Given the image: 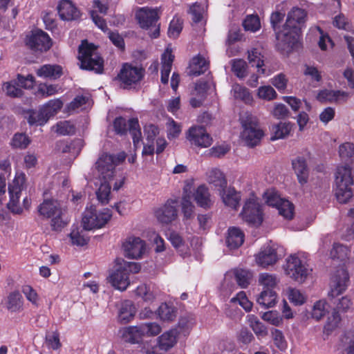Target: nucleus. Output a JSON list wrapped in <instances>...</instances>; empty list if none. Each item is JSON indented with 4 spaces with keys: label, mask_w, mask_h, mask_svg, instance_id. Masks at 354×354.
<instances>
[{
    "label": "nucleus",
    "mask_w": 354,
    "mask_h": 354,
    "mask_svg": "<svg viewBox=\"0 0 354 354\" xmlns=\"http://www.w3.org/2000/svg\"><path fill=\"white\" fill-rule=\"evenodd\" d=\"M126 158V153L122 151L116 156L102 153L95 162V168L97 171L98 176L95 185L98 188L96 190V196L98 201L106 205L111 200V185L114 177L115 167L122 163Z\"/></svg>",
    "instance_id": "f257e3e1"
},
{
    "label": "nucleus",
    "mask_w": 354,
    "mask_h": 354,
    "mask_svg": "<svg viewBox=\"0 0 354 354\" xmlns=\"http://www.w3.org/2000/svg\"><path fill=\"white\" fill-rule=\"evenodd\" d=\"M306 14L303 9L294 8L288 15L283 32L277 33V46L282 50L289 51L297 48L300 39V25Z\"/></svg>",
    "instance_id": "f03ea898"
},
{
    "label": "nucleus",
    "mask_w": 354,
    "mask_h": 354,
    "mask_svg": "<svg viewBox=\"0 0 354 354\" xmlns=\"http://www.w3.org/2000/svg\"><path fill=\"white\" fill-rule=\"evenodd\" d=\"M115 263V268L109 272L107 281L114 288L124 291L131 283L129 274L139 272L140 266L138 263L126 261L122 259H117Z\"/></svg>",
    "instance_id": "7ed1b4c3"
},
{
    "label": "nucleus",
    "mask_w": 354,
    "mask_h": 354,
    "mask_svg": "<svg viewBox=\"0 0 354 354\" xmlns=\"http://www.w3.org/2000/svg\"><path fill=\"white\" fill-rule=\"evenodd\" d=\"M354 180L348 165L338 166L335 172V195L340 203H347L353 196Z\"/></svg>",
    "instance_id": "20e7f679"
},
{
    "label": "nucleus",
    "mask_w": 354,
    "mask_h": 354,
    "mask_svg": "<svg viewBox=\"0 0 354 354\" xmlns=\"http://www.w3.org/2000/svg\"><path fill=\"white\" fill-rule=\"evenodd\" d=\"M283 268L287 276L299 283H303L312 272V268L307 263L306 254L301 252L288 257Z\"/></svg>",
    "instance_id": "39448f33"
},
{
    "label": "nucleus",
    "mask_w": 354,
    "mask_h": 354,
    "mask_svg": "<svg viewBox=\"0 0 354 354\" xmlns=\"http://www.w3.org/2000/svg\"><path fill=\"white\" fill-rule=\"evenodd\" d=\"M37 209L40 216L51 219L50 225L54 230H60L64 226L62 216L65 208L62 201L54 196L49 198L44 194V198Z\"/></svg>",
    "instance_id": "423d86ee"
},
{
    "label": "nucleus",
    "mask_w": 354,
    "mask_h": 354,
    "mask_svg": "<svg viewBox=\"0 0 354 354\" xmlns=\"http://www.w3.org/2000/svg\"><path fill=\"white\" fill-rule=\"evenodd\" d=\"M27 186L26 174L21 171H17L13 179L8 185L10 200L7 207L13 214H20L23 212L19 200L22 191L26 189Z\"/></svg>",
    "instance_id": "0eeeda50"
},
{
    "label": "nucleus",
    "mask_w": 354,
    "mask_h": 354,
    "mask_svg": "<svg viewBox=\"0 0 354 354\" xmlns=\"http://www.w3.org/2000/svg\"><path fill=\"white\" fill-rule=\"evenodd\" d=\"M78 59L80 68L101 73L103 71V59L97 52L95 46L87 41H82L79 47Z\"/></svg>",
    "instance_id": "6e6552de"
},
{
    "label": "nucleus",
    "mask_w": 354,
    "mask_h": 354,
    "mask_svg": "<svg viewBox=\"0 0 354 354\" xmlns=\"http://www.w3.org/2000/svg\"><path fill=\"white\" fill-rule=\"evenodd\" d=\"M112 216L111 209L107 207L102 209L93 206L86 207L82 216V227L86 230L101 229L111 221Z\"/></svg>",
    "instance_id": "1a4fd4ad"
},
{
    "label": "nucleus",
    "mask_w": 354,
    "mask_h": 354,
    "mask_svg": "<svg viewBox=\"0 0 354 354\" xmlns=\"http://www.w3.org/2000/svg\"><path fill=\"white\" fill-rule=\"evenodd\" d=\"M242 131L241 133V140L250 147L257 145L263 136V131L258 125L257 118L251 114H247L241 119Z\"/></svg>",
    "instance_id": "9d476101"
},
{
    "label": "nucleus",
    "mask_w": 354,
    "mask_h": 354,
    "mask_svg": "<svg viewBox=\"0 0 354 354\" xmlns=\"http://www.w3.org/2000/svg\"><path fill=\"white\" fill-rule=\"evenodd\" d=\"M63 102L60 99H53L49 100L44 104L39 111H32L30 113L28 121L31 125H44L48 120L55 116L62 109Z\"/></svg>",
    "instance_id": "9b49d317"
},
{
    "label": "nucleus",
    "mask_w": 354,
    "mask_h": 354,
    "mask_svg": "<svg viewBox=\"0 0 354 354\" xmlns=\"http://www.w3.org/2000/svg\"><path fill=\"white\" fill-rule=\"evenodd\" d=\"M241 216L249 225L259 226L263 222L262 205L259 198L253 194L246 199Z\"/></svg>",
    "instance_id": "f8f14e48"
},
{
    "label": "nucleus",
    "mask_w": 354,
    "mask_h": 354,
    "mask_svg": "<svg viewBox=\"0 0 354 354\" xmlns=\"http://www.w3.org/2000/svg\"><path fill=\"white\" fill-rule=\"evenodd\" d=\"M145 75V70L142 67L130 64L122 65L118 79L124 88H131L136 87Z\"/></svg>",
    "instance_id": "ddd939ff"
},
{
    "label": "nucleus",
    "mask_w": 354,
    "mask_h": 354,
    "mask_svg": "<svg viewBox=\"0 0 354 354\" xmlns=\"http://www.w3.org/2000/svg\"><path fill=\"white\" fill-rule=\"evenodd\" d=\"M279 247L273 243L265 244L260 251L255 254V262L263 268L275 264L280 259Z\"/></svg>",
    "instance_id": "4468645a"
},
{
    "label": "nucleus",
    "mask_w": 354,
    "mask_h": 354,
    "mask_svg": "<svg viewBox=\"0 0 354 354\" xmlns=\"http://www.w3.org/2000/svg\"><path fill=\"white\" fill-rule=\"evenodd\" d=\"M349 284L348 271L344 268L337 270L333 274L328 296L332 298L338 297L346 291Z\"/></svg>",
    "instance_id": "2eb2a0df"
},
{
    "label": "nucleus",
    "mask_w": 354,
    "mask_h": 354,
    "mask_svg": "<svg viewBox=\"0 0 354 354\" xmlns=\"http://www.w3.org/2000/svg\"><path fill=\"white\" fill-rule=\"evenodd\" d=\"M122 249L125 257L131 259L142 258L147 251L145 241L140 237L129 236L122 243Z\"/></svg>",
    "instance_id": "dca6fc26"
},
{
    "label": "nucleus",
    "mask_w": 354,
    "mask_h": 354,
    "mask_svg": "<svg viewBox=\"0 0 354 354\" xmlns=\"http://www.w3.org/2000/svg\"><path fill=\"white\" fill-rule=\"evenodd\" d=\"M186 138L191 143L201 148L209 147L212 144V138L207 132L205 127L202 126H193L190 127L187 133Z\"/></svg>",
    "instance_id": "f3484780"
},
{
    "label": "nucleus",
    "mask_w": 354,
    "mask_h": 354,
    "mask_svg": "<svg viewBox=\"0 0 354 354\" xmlns=\"http://www.w3.org/2000/svg\"><path fill=\"white\" fill-rule=\"evenodd\" d=\"M26 44L33 50L46 51L52 46V41L47 33L36 30L27 37Z\"/></svg>",
    "instance_id": "a211bd4d"
},
{
    "label": "nucleus",
    "mask_w": 354,
    "mask_h": 354,
    "mask_svg": "<svg viewBox=\"0 0 354 354\" xmlns=\"http://www.w3.org/2000/svg\"><path fill=\"white\" fill-rule=\"evenodd\" d=\"M155 214L160 223L168 224L172 222L178 215L177 202L174 200L167 201L163 206L156 209Z\"/></svg>",
    "instance_id": "6ab92c4d"
},
{
    "label": "nucleus",
    "mask_w": 354,
    "mask_h": 354,
    "mask_svg": "<svg viewBox=\"0 0 354 354\" xmlns=\"http://www.w3.org/2000/svg\"><path fill=\"white\" fill-rule=\"evenodd\" d=\"M136 19L142 28L153 26L158 19V10L143 7L139 8L136 14Z\"/></svg>",
    "instance_id": "aec40b11"
},
{
    "label": "nucleus",
    "mask_w": 354,
    "mask_h": 354,
    "mask_svg": "<svg viewBox=\"0 0 354 354\" xmlns=\"http://www.w3.org/2000/svg\"><path fill=\"white\" fill-rule=\"evenodd\" d=\"M118 336L124 342L132 344L142 343L144 338L140 324L121 328Z\"/></svg>",
    "instance_id": "412c9836"
},
{
    "label": "nucleus",
    "mask_w": 354,
    "mask_h": 354,
    "mask_svg": "<svg viewBox=\"0 0 354 354\" xmlns=\"http://www.w3.org/2000/svg\"><path fill=\"white\" fill-rule=\"evenodd\" d=\"M292 169L301 185L308 183L309 170L307 165V159L304 156H297L292 160Z\"/></svg>",
    "instance_id": "4be33fe9"
},
{
    "label": "nucleus",
    "mask_w": 354,
    "mask_h": 354,
    "mask_svg": "<svg viewBox=\"0 0 354 354\" xmlns=\"http://www.w3.org/2000/svg\"><path fill=\"white\" fill-rule=\"evenodd\" d=\"M108 7L104 3L100 0H95L93 2L92 8L91 10V16L95 24L103 32H106L108 30L106 22L104 20L98 15V13L105 15L106 13Z\"/></svg>",
    "instance_id": "5701e85b"
},
{
    "label": "nucleus",
    "mask_w": 354,
    "mask_h": 354,
    "mask_svg": "<svg viewBox=\"0 0 354 354\" xmlns=\"http://www.w3.org/2000/svg\"><path fill=\"white\" fill-rule=\"evenodd\" d=\"M218 192L225 205L234 209L239 206L241 194L234 187L227 186Z\"/></svg>",
    "instance_id": "b1692460"
},
{
    "label": "nucleus",
    "mask_w": 354,
    "mask_h": 354,
    "mask_svg": "<svg viewBox=\"0 0 354 354\" xmlns=\"http://www.w3.org/2000/svg\"><path fill=\"white\" fill-rule=\"evenodd\" d=\"M350 97L348 93L341 91L323 89L317 95V100L321 102H345Z\"/></svg>",
    "instance_id": "393cba45"
},
{
    "label": "nucleus",
    "mask_w": 354,
    "mask_h": 354,
    "mask_svg": "<svg viewBox=\"0 0 354 354\" xmlns=\"http://www.w3.org/2000/svg\"><path fill=\"white\" fill-rule=\"evenodd\" d=\"M58 13L60 18L65 21L77 19L80 12L69 0H62L58 5Z\"/></svg>",
    "instance_id": "a878e982"
},
{
    "label": "nucleus",
    "mask_w": 354,
    "mask_h": 354,
    "mask_svg": "<svg viewBox=\"0 0 354 354\" xmlns=\"http://www.w3.org/2000/svg\"><path fill=\"white\" fill-rule=\"evenodd\" d=\"M207 181L212 185L217 192L227 186V181L224 173L219 169L213 168L207 172Z\"/></svg>",
    "instance_id": "bb28decb"
},
{
    "label": "nucleus",
    "mask_w": 354,
    "mask_h": 354,
    "mask_svg": "<svg viewBox=\"0 0 354 354\" xmlns=\"http://www.w3.org/2000/svg\"><path fill=\"white\" fill-rule=\"evenodd\" d=\"M180 331L178 328H172L163 333L158 338V344L161 350L167 351L176 343Z\"/></svg>",
    "instance_id": "cd10ccee"
},
{
    "label": "nucleus",
    "mask_w": 354,
    "mask_h": 354,
    "mask_svg": "<svg viewBox=\"0 0 354 354\" xmlns=\"http://www.w3.org/2000/svg\"><path fill=\"white\" fill-rule=\"evenodd\" d=\"M92 105L90 98L87 96L77 95L73 101L68 104L65 107V112L68 114L78 113L86 110Z\"/></svg>",
    "instance_id": "c85d7f7f"
},
{
    "label": "nucleus",
    "mask_w": 354,
    "mask_h": 354,
    "mask_svg": "<svg viewBox=\"0 0 354 354\" xmlns=\"http://www.w3.org/2000/svg\"><path fill=\"white\" fill-rule=\"evenodd\" d=\"M257 302L264 308H273L278 302V295L274 290H262L257 297Z\"/></svg>",
    "instance_id": "c756f323"
},
{
    "label": "nucleus",
    "mask_w": 354,
    "mask_h": 354,
    "mask_svg": "<svg viewBox=\"0 0 354 354\" xmlns=\"http://www.w3.org/2000/svg\"><path fill=\"white\" fill-rule=\"evenodd\" d=\"M193 196L197 205L203 208H209L212 205L209 189L205 185L198 186Z\"/></svg>",
    "instance_id": "7c9ffc66"
},
{
    "label": "nucleus",
    "mask_w": 354,
    "mask_h": 354,
    "mask_svg": "<svg viewBox=\"0 0 354 354\" xmlns=\"http://www.w3.org/2000/svg\"><path fill=\"white\" fill-rule=\"evenodd\" d=\"M294 124L289 122H281L272 127V140L285 139L292 131Z\"/></svg>",
    "instance_id": "2f4dec72"
},
{
    "label": "nucleus",
    "mask_w": 354,
    "mask_h": 354,
    "mask_svg": "<svg viewBox=\"0 0 354 354\" xmlns=\"http://www.w3.org/2000/svg\"><path fill=\"white\" fill-rule=\"evenodd\" d=\"M258 285L262 290H274L280 282L279 278L275 274L261 272L258 275Z\"/></svg>",
    "instance_id": "473e14b6"
},
{
    "label": "nucleus",
    "mask_w": 354,
    "mask_h": 354,
    "mask_svg": "<svg viewBox=\"0 0 354 354\" xmlns=\"http://www.w3.org/2000/svg\"><path fill=\"white\" fill-rule=\"evenodd\" d=\"M248 59L249 63L252 66H255L258 69V72L264 75H269L270 73H267L266 69L263 68L264 66L263 55L258 48H252L248 51Z\"/></svg>",
    "instance_id": "72a5a7b5"
},
{
    "label": "nucleus",
    "mask_w": 354,
    "mask_h": 354,
    "mask_svg": "<svg viewBox=\"0 0 354 354\" xmlns=\"http://www.w3.org/2000/svg\"><path fill=\"white\" fill-rule=\"evenodd\" d=\"M174 57V56L172 55L171 50L169 48H167L162 55L161 82L162 84H165L168 82Z\"/></svg>",
    "instance_id": "f704fd0d"
},
{
    "label": "nucleus",
    "mask_w": 354,
    "mask_h": 354,
    "mask_svg": "<svg viewBox=\"0 0 354 354\" xmlns=\"http://www.w3.org/2000/svg\"><path fill=\"white\" fill-rule=\"evenodd\" d=\"M209 68V62L202 55H197L191 61L189 73L191 75L198 76L204 73Z\"/></svg>",
    "instance_id": "c9c22d12"
},
{
    "label": "nucleus",
    "mask_w": 354,
    "mask_h": 354,
    "mask_svg": "<svg viewBox=\"0 0 354 354\" xmlns=\"http://www.w3.org/2000/svg\"><path fill=\"white\" fill-rule=\"evenodd\" d=\"M244 241L243 232L236 227H230L226 238V243L228 248L235 249L240 247Z\"/></svg>",
    "instance_id": "e433bc0d"
},
{
    "label": "nucleus",
    "mask_w": 354,
    "mask_h": 354,
    "mask_svg": "<svg viewBox=\"0 0 354 354\" xmlns=\"http://www.w3.org/2000/svg\"><path fill=\"white\" fill-rule=\"evenodd\" d=\"M37 75L40 77L55 80L62 75V68L59 65L45 64L37 71Z\"/></svg>",
    "instance_id": "4c0bfd02"
},
{
    "label": "nucleus",
    "mask_w": 354,
    "mask_h": 354,
    "mask_svg": "<svg viewBox=\"0 0 354 354\" xmlns=\"http://www.w3.org/2000/svg\"><path fill=\"white\" fill-rule=\"evenodd\" d=\"M351 250L344 245L335 243L330 252V257L333 260L342 262L344 264L349 262Z\"/></svg>",
    "instance_id": "58836bf2"
},
{
    "label": "nucleus",
    "mask_w": 354,
    "mask_h": 354,
    "mask_svg": "<svg viewBox=\"0 0 354 354\" xmlns=\"http://www.w3.org/2000/svg\"><path fill=\"white\" fill-rule=\"evenodd\" d=\"M24 299L18 291L11 292L6 300V308L12 313L20 312L23 310Z\"/></svg>",
    "instance_id": "ea45409f"
},
{
    "label": "nucleus",
    "mask_w": 354,
    "mask_h": 354,
    "mask_svg": "<svg viewBox=\"0 0 354 354\" xmlns=\"http://www.w3.org/2000/svg\"><path fill=\"white\" fill-rule=\"evenodd\" d=\"M136 312L133 303L131 301H124L119 308L118 319L121 322L127 323L134 317Z\"/></svg>",
    "instance_id": "a19ab883"
},
{
    "label": "nucleus",
    "mask_w": 354,
    "mask_h": 354,
    "mask_svg": "<svg viewBox=\"0 0 354 354\" xmlns=\"http://www.w3.org/2000/svg\"><path fill=\"white\" fill-rule=\"evenodd\" d=\"M168 239L180 255H185L189 253V243L183 239L178 233L171 232L168 235Z\"/></svg>",
    "instance_id": "79ce46f5"
},
{
    "label": "nucleus",
    "mask_w": 354,
    "mask_h": 354,
    "mask_svg": "<svg viewBox=\"0 0 354 354\" xmlns=\"http://www.w3.org/2000/svg\"><path fill=\"white\" fill-rule=\"evenodd\" d=\"M329 309L330 305L325 299L318 300L311 308L310 317L316 321H319L329 312Z\"/></svg>",
    "instance_id": "37998d69"
},
{
    "label": "nucleus",
    "mask_w": 354,
    "mask_h": 354,
    "mask_svg": "<svg viewBox=\"0 0 354 354\" xmlns=\"http://www.w3.org/2000/svg\"><path fill=\"white\" fill-rule=\"evenodd\" d=\"M231 93L235 99L240 100L246 104H251L253 102V97L250 91L240 84H234Z\"/></svg>",
    "instance_id": "c03bdc74"
},
{
    "label": "nucleus",
    "mask_w": 354,
    "mask_h": 354,
    "mask_svg": "<svg viewBox=\"0 0 354 354\" xmlns=\"http://www.w3.org/2000/svg\"><path fill=\"white\" fill-rule=\"evenodd\" d=\"M286 295L288 300L295 306H301L306 303L307 299L306 295L295 288H288L286 290Z\"/></svg>",
    "instance_id": "a18cd8bd"
},
{
    "label": "nucleus",
    "mask_w": 354,
    "mask_h": 354,
    "mask_svg": "<svg viewBox=\"0 0 354 354\" xmlns=\"http://www.w3.org/2000/svg\"><path fill=\"white\" fill-rule=\"evenodd\" d=\"M136 296L140 297L144 301L151 304L156 298L158 292L154 290H151L145 284H142L135 290Z\"/></svg>",
    "instance_id": "49530a36"
},
{
    "label": "nucleus",
    "mask_w": 354,
    "mask_h": 354,
    "mask_svg": "<svg viewBox=\"0 0 354 354\" xmlns=\"http://www.w3.org/2000/svg\"><path fill=\"white\" fill-rule=\"evenodd\" d=\"M279 214L284 219L292 220L295 216L294 205L288 200L283 199L277 207Z\"/></svg>",
    "instance_id": "de8ad7c7"
},
{
    "label": "nucleus",
    "mask_w": 354,
    "mask_h": 354,
    "mask_svg": "<svg viewBox=\"0 0 354 354\" xmlns=\"http://www.w3.org/2000/svg\"><path fill=\"white\" fill-rule=\"evenodd\" d=\"M234 272L238 285L243 288H247L253 277L252 272L241 268L236 269Z\"/></svg>",
    "instance_id": "09e8293b"
},
{
    "label": "nucleus",
    "mask_w": 354,
    "mask_h": 354,
    "mask_svg": "<svg viewBox=\"0 0 354 354\" xmlns=\"http://www.w3.org/2000/svg\"><path fill=\"white\" fill-rule=\"evenodd\" d=\"M75 130L74 124L68 120L59 121L52 127V131L61 136L73 134L75 133Z\"/></svg>",
    "instance_id": "8fccbe9b"
},
{
    "label": "nucleus",
    "mask_w": 354,
    "mask_h": 354,
    "mask_svg": "<svg viewBox=\"0 0 354 354\" xmlns=\"http://www.w3.org/2000/svg\"><path fill=\"white\" fill-rule=\"evenodd\" d=\"M158 317L162 321H172L176 317V310L167 304H162L157 310Z\"/></svg>",
    "instance_id": "3c124183"
},
{
    "label": "nucleus",
    "mask_w": 354,
    "mask_h": 354,
    "mask_svg": "<svg viewBox=\"0 0 354 354\" xmlns=\"http://www.w3.org/2000/svg\"><path fill=\"white\" fill-rule=\"evenodd\" d=\"M248 318L250 327L258 337H263L267 335L268 330L266 326L256 316L250 315L248 316Z\"/></svg>",
    "instance_id": "603ef678"
},
{
    "label": "nucleus",
    "mask_w": 354,
    "mask_h": 354,
    "mask_svg": "<svg viewBox=\"0 0 354 354\" xmlns=\"http://www.w3.org/2000/svg\"><path fill=\"white\" fill-rule=\"evenodd\" d=\"M341 317L337 312H333V313L328 317L324 327V333L326 335L330 334L336 330L340 324Z\"/></svg>",
    "instance_id": "864d4df0"
},
{
    "label": "nucleus",
    "mask_w": 354,
    "mask_h": 354,
    "mask_svg": "<svg viewBox=\"0 0 354 354\" xmlns=\"http://www.w3.org/2000/svg\"><path fill=\"white\" fill-rule=\"evenodd\" d=\"M261 317L263 321L274 326H281L283 323V317L277 310L265 312Z\"/></svg>",
    "instance_id": "5fc2aeb1"
},
{
    "label": "nucleus",
    "mask_w": 354,
    "mask_h": 354,
    "mask_svg": "<svg viewBox=\"0 0 354 354\" xmlns=\"http://www.w3.org/2000/svg\"><path fill=\"white\" fill-rule=\"evenodd\" d=\"M258 98L265 101H272L277 97L276 91L270 85L261 86L257 90Z\"/></svg>",
    "instance_id": "6e6d98bb"
},
{
    "label": "nucleus",
    "mask_w": 354,
    "mask_h": 354,
    "mask_svg": "<svg viewBox=\"0 0 354 354\" xmlns=\"http://www.w3.org/2000/svg\"><path fill=\"white\" fill-rule=\"evenodd\" d=\"M143 337H155L161 332L160 326L156 322H145L140 324Z\"/></svg>",
    "instance_id": "4d7b16f0"
},
{
    "label": "nucleus",
    "mask_w": 354,
    "mask_h": 354,
    "mask_svg": "<svg viewBox=\"0 0 354 354\" xmlns=\"http://www.w3.org/2000/svg\"><path fill=\"white\" fill-rule=\"evenodd\" d=\"M129 129L132 136L134 146L136 147L137 145L141 140V131L139 122L137 118H131L129 120Z\"/></svg>",
    "instance_id": "13d9d810"
},
{
    "label": "nucleus",
    "mask_w": 354,
    "mask_h": 354,
    "mask_svg": "<svg viewBox=\"0 0 354 354\" xmlns=\"http://www.w3.org/2000/svg\"><path fill=\"white\" fill-rule=\"evenodd\" d=\"M21 292L26 299L35 307H38L39 304V297L37 291L30 285H24L21 287Z\"/></svg>",
    "instance_id": "bf43d9fd"
},
{
    "label": "nucleus",
    "mask_w": 354,
    "mask_h": 354,
    "mask_svg": "<svg viewBox=\"0 0 354 354\" xmlns=\"http://www.w3.org/2000/svg\"><path fill=\"white\" fill-rule=\"evenodd\" d=\"M232 304H239L245 311H250L252 307V303L248 299L244 291H240L230 300Z\"/></svg>",
    "instance_id": "052dcab7"
},
{
    "label": "nucleus",
    "mask_w": 354,
    "mask_h": 354,
    "mask_svg": "<svg viewBox=\"0 0 354 354\" xmlns=\"http://www.w3.org/2000/svg\"><path fill=\"white\" fill-rule=\"evenodd\" d=\"M245 30L252 32H257L261 28L260 19L257 15H248L243 23Z\"/></svg>",
    "instance_id": "680f3d73"
},
{
    "label": "nucleus",
    "mask_w": 354,
    "mask_h": 354,
    "mask_svg": "<svg viewBox=\"0 0 354 354\" xmlns=\"http://www.w3.org/2000/svg\"><path fill=\"white\" fill-rule=\"evenodd\" d=\"M265 202L269 205L277 207L284 198L280 197L279 194L274 189H268L263 194Z\"/></svg>",
    "instance_id": "e2e57ef3"
},
{
    "label": "nucleus",
    "mask_w": 354,
    "mask_h": 354,
    "mask_svg": "<svg viewBox=\"0 0 354 354\" xmlns=\"http://www.w3.org/2000/svg\"><path fill=\"white\" fill-rule=\"evenodd\" d=\"M339 155L342 160L351 159L354 161V145L351 142H345L339 147Z\"/></svg>",
    "instance_id": "0e129e2a"
},
{
    "label": "nucleus",
    "mask_w": 354,
    "mask_h": 354,
    "mask_svg": "<svg viewBox=\"0 0 354 354\" xmlns=\"http://www.w3.org/2000/svg\"><path fill=\"white\" fill-rule=\"evenodd\" d=\"M183 29V21L178 17H174L171 21L169 29L168 35L170 38L175 39L178 37Z\"/></svg>",
    "instance_id": "69168bd1"
},
{
    "label": "nucleus",
    "mask_w": 354,
    "mask_h": 354,
    "mask_svg": "<svg viewBox=\"0 0 354 354\" xmlns=\"http://www.w3.org/2000/svg\"><path fill=\"white\" fill-rule=\"evenodd\" d=\"M160 133L159 128L152 124H149L144 127V136L146 142H154Z\"/></svg>",
    "instance_id": "338daca9"
},
{
    "label": "nucleus",
    "mask_w": 354,
    "mask_h": 354,
    "mask_svg": "<svg viewBox=\"0 0 354 354\" xmlns=\"http://www.w3.org/2000/svg\"><path fill=\"white\" fill-rule=\"evenodd\" d=\"M288 80L286 75L279 73L270 80V83L281 93H283L287 88Z\"/></svg>",
    "instance_id": "774afa93"
}]
</instances>
